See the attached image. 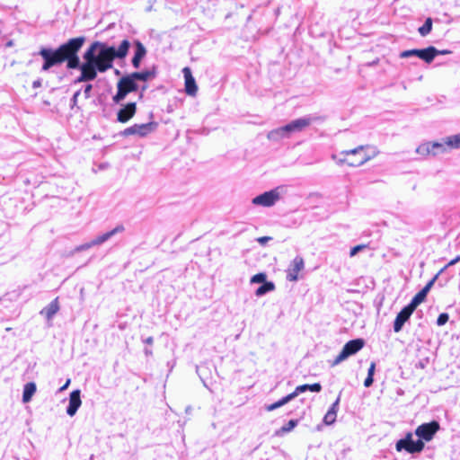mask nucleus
<instances>
[{
	"mask_svg": "<svg viewBox=\"0 0 460 460\" xmlns=\"http://www.w3.org/2000/svg\"><path fill=\"white\" fill-rule=\"evenodd\" d=\"M85 41L84 36H79L69 39L56 49L40 48L38 52L43 60L40 72H49L52 67L66 63V69L80 71L75 84L91 82L97 78L99 73L112 68L116 59H125L131 47L128 39L123 40L118 48L96 40L84 52L81 61L79 52Z\"/></svg>",
	"mask_w": 460,
	"mask_h": 460,
	"instance_id": "f257e3e1",
	"label": "nucleus"
},
{
	"mask_svg": "<svg viewBox=\"0 0 460 460\" xmlns=\"http://www.w3.org/2000/svg\"><path fill=\"white\" fill-rule=\"evenodd\" d=\"M317 118L313 115H307L296 119L282 127L270 131L268 134V138L274 141L279 140L281 138H288L294 133L304 131Z\"/></svg>",
	"mask_w": 460,
	"mask_h": 460,
	"instance_id": "f03ea898",
	"label": "nucleus"
},
{
	"mask_svg": "<svg viewBox=\"0 0 460 460\" xmlns=\"http://www.w3.org/2000/svg\"><path fill=\"white\" fill-rule=\"evenodd\" d=\"M138 88V84L133 80L129 74L123 75L117 83V93L112 97L113 102L119 104L128 93L137 92Z\"/></svg>",
	"mask_w": 460,
	"mask_h": 460,
	"instance_id": "7ed1b4c3",
	"label": "nucleus"
},
{
	"mask_svg": "<svg viewBox=\"0 0 460 460\" xmlns=\"http://www.w3.org/2000/svg\"><path fill=\"white\" fill-rule=\"evenodd\" d=\"M425 444L420 439H413V434L407 432L405 436L397 440L395 449L397 452L406 451L409 454H420L423 451Z\"/></svg>",
	"mask_w": 460,
	"mask_h": 460,
	"instance_id": "20e7f679",
	"label": "nucleus"
},
{
	"mask_svg": "<svg viewBox=\"0 0 460 460\" xmlns=\"http://www.w3.org/2000/svg\"><path fill=\"white\" fill-rule=\"evenodd\" d=\"M365 346V341L362 338H357L349 341L342 347L339 355L335 358L332 366H337L341 364L342 361L346 360L350 356L358 353L363 347Z\"/></svg>",
	"mask_w": 460,
	"mask_h": 460,
	"instance_id": "39448f33",
	"label": "nucleus"
},
{
	"mask_svg": "<svg viewBox=\"0 0 460 460\" xmlns=\"http://www.w3.org/2000/svg\"><path fill=\"white\" fill-rule=\"evenodd\" d=\"M401 58H408L411 57H417L424 62L430 64L437 57V49L433 46H429L425 49H412L403 50L400 53Z\"/></svg>",
	"mask_w": 460,
	"mask_h": 460,
	"instance_id": "423d86ee",
	"label": "nucleus"
},
{
	"mask_svg": "<svg viewBox=\"0 0 460 460\" xmlns=\"http://www.w3.org/2000/svg\"><path fill=\"white\" fill-rule=\"evenodd\" d=\"M439 429V423L437 420H432L418 426L415 429V435L418 437V439L429 442L434 438Z\"/></svg>",
	"mask_w": 460,
	"mask_h": 460,
	"instance_id": "0eeeda50",
	"label": "nucleus"
},
{
	"mask_svg": "<svg viewBox=\"0 0 460 460\" xmlns=\"http://www.w3.org/2000/svg\"><path fill=\"white\" fill-rule=\"evenodd\" d=\"M278 189L265 191L252 199V204L262 207H271L279 199Z\"/></svg>",
	"mask_w": 460,
	"mask_h": 460,
	"instance_id": "6e6552de",
	"label": "nucleus"
},
{
	"mask_svg": "<svg viewBox=\"0 0 460 460\" xmlns=\"http://www.w3.org/2000/svg\"><path fill=\"white\" fill-rule=\"evenodd\" d=\"M413 312L407 305L397 314L393 324L394 332H399L402 330L404 323L409 321Z\"/></svg>",
	"mask_w": 460,
	"mask_h": 460,
	"instance_id": "1a4fd4ad",
	"label": "nucleus"
},
{
	"mask_svg": "<svg viewBox=\"0 0 460 460\" xmlns=\"http://www.w3.org/2000/svg\"><path fill=\"white\" fill-rule=\"evenodd\" d=\"M137 112V103L128 102L117 111V121L120 123H127L129 121Z\"/></svg>",
	"mask_w": 460,
	"mask_h": 460,
	"instance_id": "9d476101",
	"label": "nucleus"
},
{
	"mask_svg": "<svg viewBox=\"0 0 460 460\" xmlns=\"http://www.w3.org/2000/svg\"><path fill=\"white\" fill-rule=\"evenodd\" d=\"M304 267L305 262L303 258L296 256L287 270V279L288 281H296L298 279V273L304 269Z\"/></svg>",
	"mask_w": 460,
	"mask_h": 460,
	"instance_id": "9b49d317",
	"label": "nucleus"
},
{
	"mask_svg": "<svg viewBox=\"0 0 460 460\" xmlns=\"http://www.w3.org/2000/svg\"><path fill=\"white\" fill-rule=\"evenodd\" d=\"M134 46V56L131 59V64L134 68L137 69L140 67L143 58L146 56V49L142 42L136 40L133 43Z\"/></svg>",
	"mask_w": 460,
	"mask_h": 460,
	"instance_id": "f8f14e48",
	"label": "nucleus"
},
{
	"mask_svg": "<svg viewBox=\"0 0 460 460\" xmlns=\"http://www.w3.org/2000/svg\"><path fill=\"white\" fill-rule=\"evenodd\" d=\"M183 76L185 79V92L190 96H195L198 92V85L195 78L192 75L190 67L186 66L182 69Z\"/></svg>",
	"mask_w": 460,
	"mask_h": 460,
	"instance_id": "ddd939ff",
	"label": "nucleus"
},
{
	"mask_svg": "<svg viewBox=\"0 0 460 460\" xmlns=\"http://www.w3.org/2000/svg\"><path fill=\"white\" fill-rule=\"evenodd\" d=\"M81 404V391L78 389L72 391L69 395V402L66 407V414L71 417L74 416Z\"/></svg>",
	"mask_w": 460,
	"mask_h": 460,
	"instance_id": "4468645a",
	"label": "nucleus"
},
{
	"mask_svg": "<svg viewBox=\"0 0 460 460\" xmlns=\"http://www.w3.org/2000/svg\"><path fill=\"white\" fill-rule=\"evenodd\" d=\"M125 231V227L123 225H118L116 227L111 229V231H108L106 233H103L95 238H93V244L96 246L102 245L104 243H106L108 240H110L114 235L123 233Z\"/></svg>",
	"mask_w": 460,
	"mask_h": 460,
	"instance_id": "2eb2a0df",
	"label": "nucleus"
},
{
	"mask_svg": "<svg viewBox=\"0 0 460 460\" xmlns=\"http://www.w3.org/2000/svg\"><path fill=\"white\" fill-rule=\"evenodd\" d=\"M376 153L375 152L374 155L371 156L369 155L364 154L361 155V157L357 161H349L346 158H339L337 159L336 155H332V159L336 160V163L339 165H341L343 164H347L350 167H358L363 165L365 163L369 161L373 156H375Z\"/></svg>",
	"mask_w": 460,
	"mask_h": 460,
	"instance_id": "dca6fc26",
	"label": "nucleus"
},
{
	"mask_svg": "<svg viewBox=\"0 0 460 460\" xmlns=\"http://www.w3.org/2000/svg\"><path fill=\"white\" fill-rule=\"evenodd\" d=\"M59 310V304H58V298H55L52 300L47 306H45L40 314H43L48 320H50L53 318V316L58 312Z\"/></svg>",
	"mask_w": 460,
	"mask_h": 460,
	"instance_id": "f3484780",
	"label": "nucleus"
},
{
	"mask_svg": "<svg viewBox=\"0 0 460 460\" xmlns=\"http://www.w3.org/2000/svg\"><path fill=\"white\" fill-rule=\"evenodd\" d=\"M137 126V136L144 137L151 132L155 131L157 128V123L151 121L144 124H136Z\"/></svg>",
	"mask_w": 460,
	"mask_h": 460,
	"instance_id": "a211bd4d",
	"label": "nucleus"
},
{
	"mask_svg": "<svg viewBox=\"0 0 460 460\" xmlns=\"http://www.w3.org/2000/svg\"><path fill=\"white\" fill-rule=\"evenodd\" d=\"M133 80L137 83L138 81L146 82L155 76V70H144L140 72H133L129 74Z\"/></svg>",
	"mask_w": 460,
	"mask_h": 460,
	"instance_id": "6ab92c4d",
	"label": "nucleus"
},
{
	"mask_svg": "<svg viewBox=\"0 0 460 460\" xmlns=\"http://www.w3.org/2000/svg\"><path fill=\"white\" fill-rule=\"evenodd\" d=\"M306 391H310L313 393H320L322 391V385L320 383H314V384H311V385H309V384L301 385H298L296 387L294 393H295L296 396H297L298 394L305 393Z\"/></svg>",
	"mask_w": 460,
	"mask_h": 460,
	"instance_id": "aec40b11",
	"label": "nucleus"
},
{
	"mask_svg": "<svg viewBox=\"0 0 460 460\" xmlns=\"http://www.w3.org/2000/svg\"><path fill=\"white\" fill-rule=\"evenodd\" d=\"M36 389V384L34 382H29L24 385L22 392V402L24 403L31 401V398L35 394Z\"/></svg>",
	"mask_w": 460,
	"mask_h": 460,
	"instance_id": "412c9836",
	"label": "nucleus"
},
{
	"mask_svg": "<svg viewBox=\"0 0 460 460\" xmlns=\"http://www.w3.org/2000/svg\"><path fill=\"white\" fill-rule=\"evenodd\" d=\"M298 420H290L287 424L283 425L280 429L276 430V436H283L293 430L298 424Z\"/></svg>",
	"mask_w": 460,
	"mask_h": 460,
	"instance_id": "4be33fe9",
	"label": "nucleus"
},
{
	"mask_svg": "<svg viewBox=\"0 0 460 460\" xmlns=\"http://www.w3.org/2000/svg\"><path fill=\"white\" fill-rule=\"evenodd\" d=\"M275 289V285L271 281H265L262 283L256 290L255 295L257 296H262L269 292H271Z\"/></svg>",
	"mask_w": 460,
	"mask_h": 460,
	"instance_id": "5701e85b",
	"label": "nucleus"
},
{
	"mask_svg": "<svg viewBox=\"0 0 460 460\" xmlns=\"http://www.w3.org/2000/svg\"><path fill=\"white\" fill-rule=\"evenodd\" d=\"M427 296H425L420 290L412 297L408 305L415 311L417 306L420 305L425 299Z\"/></svg>",
	"mask_w": 460,
	"mask_h": 460,
	"instance_id": "b1692460",
	"label": "nucleus"
},
{
	"mask_svg": "<svg viewBox=\"0 0 460 460\" xmlns=\"http://www.w3.org/2000/svg\"><path fill=\"white\" fill-rule=\"evenodd\" d=\"M432 23H433V21L430 17L427 18L423 23L422 26H420L419 29H418V31L419 33L422 36V37H426L428 34L430 33L431 30H432Z\"/></svg>",
	"mask_w": 460,
	"mask_h": 460,
	"instance_id": "393cba45",
	"label": "nucleus"
},
{
	"mask_svg": "<svg viewBox=\"0 0 460 460\" xmlns=\"http://www.w3.org/2000/svg\"><path fill=\"white\" fill-rule=\"evenodd\" d=\"M446 144L452 148H460V134L448 137Z\"/></svg>",
	"mask_w": 460,
	"mask_h": 460,
	"instance_id": "a878e982",
	"label": "nucleus"
},
{
	"mask_svg": "<svg viewBox=\"0 0 460 460\" xmlns=\"http://www.w3.org/2000/svg\"><path fill=\"white\" fill-rule=\"evenodd\" d=\"M430 146H431L430 142L421 144L416 148V152L421 155H427L429 154L432 155Z\"/></svg>",
	"mask_w": 460,
	"mask_h": 460,
	"instance_id": "bb28decb",
	"label": "nucleus"
},
{
	"mask_svg": "<svg viewBox=\"0 0 460 460\" xmlns=\"http://www.w3.org/2000/svg\"><path fill=\"white\" fill-rule=\"evenodd\" d=\"M431 152L433 155H437L438 154L444 153L446 151V146L442 143L433 142L431 143Z\"/></svg>",
	"mask_w": 460,
	"mask_h": 460,
	"instance_id": "cd10ccee",
	"label": "nucleus"
},
{
	"mask_svg": "<svg viewBox=\"0 0 460 460\" xmlns=\"http://www.w3.org/2000/svg\"><path fill=\"white\" fill-rule=\"evenodd\" d=\"M267 281V275L263 272L253 275L251 279V283L262 284Z\"/></svg>",
	"mask_w": 460,
	"mask_h": 460,
	"instance_id": "c85d7f7f",
	"label": "nucleus"
},
{
	"mask_svg": "<svg viewBox=\"0 0 460 460\" xmlns=\"http://www.w3.org/2000/svg\"><path fill=\"white\" fill-rule=\"evenodd\" d=\"M336 417H337V414L333 413L332 411L331 412V411H327V412L325 413V415L323 417V422L326 425H332L336 421Z\"/></svg>",
	"mask_w": 460,
	"mask_h": 460,
	"instance_id": "c756f323",
	"label": "nucleus"
},
{
	"mask_svg": "<svg viewBox=\"0 0 460 460\" xmlns=\"http://www.w3.org/2000/svg\"><path fill=\"white\" fill-rule=\"evenodd\" d=\"M93 246H96V245H95V244H93V240H91V241H90V242H88V243H83V244H81V245L76 246V247L74 249L73 252H83V251L88 250V249H90V248H92V247H93Z\"/></svg>",
	"mask_w": 460,
	"mask_h": 460,
	"instance_id": "7c9ffc66",
	"label": "nucleus"
},
{
	"mask_svg": "<svg viewBox=\"0 0 460 460\" xmlns=\"http://www.w3.org/2000/svg\"><path fill=\"white\" fill-rule=\"evenodd\" d=\"M133 135H137V126H136V124H134L133 126L128 127V128H127L124 130L119 132V136H121V137H128V136H133Z\"/></svg>",
	"mask_w": 460,
	"mask_h": 460,
	"instance_id": "2f4dec72",
	"label": "nucleus"
},
{
	"mask_svg": "<svg viewBox=\"0 0 460 460\" xmlns=\"http://www.w3.org/2000/svg\"><path fill=\"white\" fill-rule=\"evenodd\" d=\"M367 147H368V146H358V147H356L354 149L342 151L341 155H358L361 151H363L365 148H367Z\"/></svg>",
	"mask_w": 460,
	"mask_h": 460,
	"instance_id": "473e14b6",
	"label": "nucleus"
},
{
	"mask_svg": "<svg viewBox=\"0 0 460 460\" xmlns=\"http://www.w3.org/2000/svg\"><path fill=\"white\" fill-rule=\"evenodd\" d=\"M449 320V314L447 313H441L437 318V324L438 326L445 325Z\"/></svg>",
	"mask_w": 460,
	"mask_h": 460,
	"instance_id": "72a5a7b5",
	"label": "nucleus"
},
{
	"mask_svg": "<svg viewBox=\"0 0 460 460\" xmlns=\"http://www.w3.org/2000/svg\"><path fill=\"white\" fill-rule=\"evenodd\" d=\"M80 94H81V90L76 91L73 94V96H72V98L70 100V108L72 110L75 109V108H76L77 110H80V107L77 106V100H78V97H79Z\"/></svg>",
	"mask_w": 460,
	"mask_h": 460,
	"instance_id": "f704fd0d",
	"label": "nucleus"
},
{
	"mask_svg": "<svg viewBox=\"0 0 460 460\" xmlns=\"http://www.w3.org/2000/svg\"><path fill=\"white\" fill-rule=\"evenodd\" d=\"M341 391L338 394V397L336 398V400L334 401V402L331 405V407L329 408V411H332L333 413L337 414L338 411H339V405H340V402H341Z\"/></svg>",
	"mask_w": 460,
	"mask_h": 460,
	"instance_id": "c9c22d12",
	"label": "nucleus"
},
{
	"mask_svg": "<svg viewBox=\"0 0 460 460\" xmlns=\"http://www.w3.org/2000/svg\"><path fill=\"white\" fill-rule=\"evenodd\" d=\"M429 357H426V358L419 359L415 363V367L420 368V369H424L429 365Z\"/></svg>",
	"mask_w": 460,
	"mask_h": 460,
	"instance_id": "e433bc0d",
	"label": "nucleus"
},
{
	"mask_svg": "<svg viewBox=\"0 0 460 460\" xmlns=\"http://www.w3.org/2000/svg\"><path fill=\"white\" fill-rule=\"evenodd\" d=\"M296 397V396L295 393H294V392H292L291 394H288V395H286V396L282 397V398H281V399H279V402H280L281 406H283V405H285V404L288 403L289 402H291L292 400H294Z\"/></svg>",
	"mask_w": 460,
	"mask_h": 460,
	"instance_id": "4c0bfd02",
	"label": "nucleus"
},
{
	"mask_svg": "<svg viewBox=\"0 0 460 460\" xmlns=\"http://www.w3.org/2000/svg\"><path fill=\"white\" fill-rule=\"evenodd\" d=\"M365 248H366V245H362V244L361 245L354 246V247L351 248L349 255L350 256H355L358 252H359L360 251H362Z\"/></svg>",
	"mask_w": 460,
	"mask_h": 460,
	"instance_id": "58836bf2",
	"label": "nucleus"
},
{
	"mask_svg": "<svg viewBox=\"0 0 460 460\" xmlns=\"http://www.w3.org/2000/svg\"><path fill=\"white\" fill-rule=\"evenodd\" d=\"M279 407H282L279 401H277L276 402L274 403H271V404H269V405H266L265 406V409L268 411H272Z\"/></svg>",
	"mask_w": 460,
	"mask_h": 460,
	"instance_id": "ea45409f",
	"label": "nucleus"
},
{
	"mask_svg": "<svg viewBox=\"0 0 460 460\" xmlns=\"http://www.w3.org/2000/svg\"><path fill=\"white\" fill-rule=\"evenodd\" d=\"M92 90H93L92 84H88L84 86V94L86 99L90 98Z\"/></svg>",
	"mask_w": 460,
	"mask_h": 460,
	"instance_id": "a19ab883",
	"label": "nucleus"
},
{
	"mask_svg": "<svg viewBox=\"0 0 460 460\" xmlns=\"http://www.w3.org/2000/svg\"><path fill=\"white\" fill-rule=\"evenodd\" d=\"M272 238L270 236H261V237L257 238V242L261 245H265Z\"/></svg>",
	"mask_w": 460,
	"mask_h": 460,
	"instance_id": "79ce46f5",
	"label": "nucleus"
},
{
	"mask_svg": "<svg viewBox=\"0 0 460 460\" xmlns=\"http://www.w3.org/2000/svg\"><path fill=\"white\" fill-rule=\"evenodd\" d=\"M375 371H376V363L375 362H371V364H370V366L368 367V370H367V376H373L374 377Z\"/></svg>",
	"mask_w": 460,
	"mask_h": 460,
	"instance_id": "37998d69",
	"label": "nucleus"
},
{
	"mask_svg": "<svg viewBox=\"0 0 460 460\" xmlns=\"http://www.w3.org/2000/svg\"><path fill=\"white\" fill-rule=\"evenodd\" d=\"M373 383H374V377L367 376V377L364 381V386L368 388L373 385Z\"/></svg>",
	"mask_w": 460,
	"mask_h": 460,
	"instance_id": "c03bdc74",
	"label": "nucleus"
},
{
	"mask_svg": "<svg viewBox=\"0 0 460 460\" xmlns=\"http://www.w3.org/2000/svg\"><path fill=\"white\" fill-rule=\"evenodd\" d=\"M42 84V79L38 78L37 80L32 82V88L36 89L40 87Z\"/></svg>",
	"mask_w": 460,
	"mask_h": 460,
	"instance_id": "a18cd8bd",
	"label": "nucleus"
},
{
	"mask_svg": "<svg viewBox=\"0 0 460 460\" xmlns=\"http://www.w3.org/2000/svg\"><path fill=\"white\" fill-rule=\"evenodd\" d=\"M439 273H438L433 279H431L427 284H426V287H428L429 288H431L432 286L434 285L438 276Z\"/></svg>",
	"mask_w": 460,
	"mask_h": 460,
	"instance_id": "49530a36",
	"label": "nucleus"
},
{
	"mask_svg": "<svg viewBox=\"0 0 460 460\" xmlns=\"http://www.w3.org/2000/svg\"><path fill=\"white\" fill-rule=\"evenodd\" d=\"M459 261H460V255H459V256H457V257H456L455 259L451 260V261L447 263V265L445 268H447V267H448V266L455 265V264H456V262H458Z\"/></svg>",
	"mask_w": 460,
	"mask_h": 460,
	"instance_id": "de8ad7c7",
	"label": "nucleus"
},
{
	"mask_svg": "<svg viewBox=\"0 0 460 460\" xmlns=\"http://www.w3.org/2000/svg\"><path fill=\"white\" fill-rule=\"evenodd\" d=\"M143 342L148 345H152L154 343V338L152 336L146 338L143 340Z\"/></svg>",
	"mask_w": 460,
	"mask_h": 460,
	"instance_id": "09e8293b",
	"label": "nucleus"
},
{
	"mask_svg": "<svg viewBox=\"0 0 460 460\" xmlns=\"http://www.w3.org/2000/svg\"><path fill=\"white\" fill-rule=\"evenodd\" d=\"M451 51L448 50V49H443V50H438L437 49V56L438 55H447V54H450Z\"/></svg>",
	"mask_w": 460,
	"mask_h": 460,
	"instance_id": "8fccbe9b",
	"label": "nucleus"
},
{
	"mask_svg": "<svg viewBox=\"0 0 460 460\" xmlns=\"http://www.w3.org/2000/svg\"><path fill=\"white\" fill-rule=\"evenodd\" d=\"M70 382H71V380H70V379H67V380H66V384H65L63 386H61V387L59 388V391H64V390H66V389L68 387V385H70Z\"/></svg>",
	"mask_w": 460,
	"mask_h": 460,
	"instance_id": "3c124183",
	"label": "nucleus"
},
{
	"mask_svg": "<svg viewBox=\"0 0 460 460\" xmlns=\"http://www.w3.org/2000/svg\"><path fill=\"white\" fill-rule=\"evenodd\" d=\"M144 353H145V355H146V357H150V356H152V355H153V351H152V349H147V348H146V349H144Z\"/></svg>",
	"mask_w": 460,
	"mask_h": 460,
	"instance_id": "603ef678",
	"label": "nucleus"
},
{
	"mask_svg": "<svg viewBox=\"0 0 460 460\" xmlns=\"http://www.w3.org/2000/svg\"><path fill=\"white\" fill-rule=\"evenodd\" d=\"M430 288H429L428 287H424L422 289H420V291L425 295L427 296L428 293L429 292Z\"/></svg>",
	"mask_w": 460,
	"mask_h": 460,
	"instance_id": "864d4df0",
	"label": "nucleus"
},
{
	"mask_svg": "<svg viewBox=\"0 0 460 460\" xmlns=\"http://www.w3.org/2000/svg\"><path fill=\"white\" fill-rule=\"evenodd\" d=\"M114 73H115L116 75H120V71L119 69H115Z\"/></svg>",
	"mask_w": 460,
	"mask_h": 460,
	"instance_id": "5fc2aeb1",
	"label": "nucleus"
}]
</instances>
